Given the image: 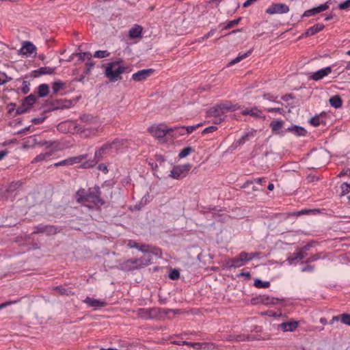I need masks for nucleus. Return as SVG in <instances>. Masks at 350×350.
<instances>
[{"label": "nucleus", "mask_w": 350, "mask_h": 350, "mask_svg": "<svg viewBox=\"0 0 350 350\" xmlns=\"http://www.w3.org/2000/svg\"><path fill=\"white\" fill-rule=\"evenodd\" d=\"M101 195L100 187L95 185L89 188L88 191L83 188L79 189L76 192L75 199L77 203L89 208H99L105 204V200Z\"/></svg>", "instance_id": "nucleus-1"}, {"label": "nucleus", "mask_w": 350, "mask_h": 350, "mask_svg": "<svg viewBox=\"0 0 350 350\" xmlns=\"http://www.w3.org/2000/svg\"><path fill=\"white\" fill-rule=\"evenodd\" d=\"M328 160V154L325 150L312 151L308 157V167L319 169L324 166Z\"/></svg>", "instance_id": "nucleus-2"}, {"label": "nucleus", "mask_w": 350, "mask_h": 350, "mask_svg": "<svg viewBox=\"0 0 350 350\" xmlns=\"http://www.w3.org/2000/svg\"><path fill=\"white\" fill-rule=\"evenodd\" d=\"M120 61L109 62L105 68V75L111 82L122 79L121 74L126 71V68L119 66Z\"/></svg>", "instance_id": "nucleus-3"}, {"label": "nucleus", "mask_w": 350, "mask_h": 350, "mask_svg": "<svg viewBox=\"0 0 350 350\" xmlns=\"http://www.w3.org/2000/svg\"><path fill=\"white\" fill-rule=\"evenodd\" d=\"M191 168V165L190 163L176 165L174 167L169 176L174 179H182L187 176Z\"/></svg>", "instance_id": "nucleus-4"}, {"label": "nucleus", "mask_w": 350, "mask_h": 350, "mask_svg": "<svg viewBox=\"0 0 350 350\" xmlns=\"http://www.w3.org/2000/svg\"><path fill=\"white\" fill-rule=\"evenodd\" d=\"M36 96L34 94H30L26 96L21 105L16 109V113L17 115H21L26 113L29 109H30L34 103L36 101Z\"/></svg>", "instance_id": "nucleus-5"}, {"label": "nucleus", "mask_w": 350, "mask_h": 350, "mask_svg": "<svg viewBox=\"0 0 350 350\" xmlns=\"http://www.w3.org/2000/svg\"><path fill=\"white\" fill-rule=\"evenodd\" d=\"M148 131L159 139L163 138L167 133H171L170 129H167L164 124L152 126L148 129Z\"/></svg>", "instance_id": "nucleus-6"}, {"label": "nucleus", "mask_w": 350, "mask_h": 350, "mask_svg": "<svg viewBox=\"0 0 350 350\" xmlns=\"http://www.w3.org/2000/svg\"><path fill=\"white\" fill-rule=\"evenodd\" d=\"M159 308H139L137 311V315L145 319H152L159 315Z\"/></svg>", "instance_id": "nucleus-7"}, {"label": "nucleus", "mask_w": 350, "mask_h": 350, "mask_svg": "<svg viewBox=\"0 0 350 350\" xmlns=\"http://www.w3.org/2000/svg\"><path fill=\"white\" fill-rule=\"evenodd\" d=\"M289 8L284 3H273L266 10V13L269 14H285L288 12Z\"/></svg>", "instance_id": "nucleus-8"}, {"label": "nucleus", "mask_w": 350, "mask_h": 350, "mask_svg": "<svg viewBox=\"0 0 350 350\" xmlns=\"http://www.w3.org/2000/svg\"><path fill=\"white\" fill-rule=\"evenodd\" d=\"M36 47L33 43L29 41H26L23 43L21 49L18 50V54L30 56L33 53H36Z\"/></svg>", "instance_id": "nucleus-9"}, {"label": "nucleus", "mask_w": 350, "mask_h": 350, "mask_svg": "<svg viewBox=\"0 0 350 350\" xmlns=\"http://www.w3.org/2000/svg\"><path fill=\"white\" fill-rule=\"evenodd\" d=\"M105 145L109 152H118L126 146V141L121 139H115L111 142L106 143Z\"/></svg>", "instance_id": "nucleus-10"}, {"label": "nucleus", "mask_w": 350, "mask_h": 350, "mask_svg": "<svg viewBox=\"0 0 350 350\" xmlns=\"http://www.w3.org/2000/svg\"><path fill=\"white\" fill-rule=\"evenodd\" d=\"M278 299L271 297L267 295H259L252 299V303L253 304H275L277 303Z\"/></svg>", "instance_id": "nucleus-11"}, {"label": "nucleus", "mask_w": 350, "mask_h": 350, "mask_svg": "<svg viewBox=\"0 0 350 350\" xmlns=\"http://www.w3.org/2000/svg\"><path fill=\"white\" fill-rule=\"evenodd\" d=\"M154 72V69L148 68L139 70L132 75V79L135 81H141L150 77Z\"/></svg>", "instance_id": "nucleus-12"}, {"label": "nucleus", "mask_w": 350, "mask_h": 350, "mask_svg": "<svg viewBox=\"0 0 350 350\" xmlns=\"http://www.w3.org/2000/svg\"><path fill=\"white\" fill-rule=\"evenodd\" d=\"M331 72L332 68L328 66L313 72L310 77V79L314 81H319L323 79L324 77L327 76Z\"/></svg>", "instance_id": "nucleus-13"}, {"label": "nucleus", "mask_w": 350, "mask_h": 350, "mask_svg": "<svg viewBox=\"0 0 350 350\" xmlns=\"http://www.w3.org/2000/svg\"><path fill=\"white\" fill-rule=\"evenodd\" d=\"M83 302L88 304L90 307L94 308V309L101 308L106 306V303L105 301L96 299L90 297H86Z\"/></svg>", "instance_id": "nucleus-14"}, {"label": "nucleus", "mask_w": 350, "mask_h": 350, "mask_svg": "<svg viewBox=\"0 0 350 350\" xmlns=\"http://www.w3.org/2000/svg\"><path fill=\"white\" fill-rule=\"evenodd\" d=\"M329 8V6L325 3L323 5H321L319 6H317L316 8H313L312 9L308 10L304 12L302 16L303 17H308L311 16H314L318 13H320L321 12H323Z\"/></svg>", "instance_id": "nucleus-15"}, {"label": "nucleus", "mask_w": 350, "mask_h": 350, "mask_svg": "<svg viewBox=\"0 0 350 350\" xmlns=\"http://www.w3.org/2000/svg\"><path fill=\"white\" fill-rule=\"evenodd\" d=\"M56 67H41L33 71V76L38 77L43 75H53L55 74Z\"/></svg>", "instance_id": "nucleus-16"}, {"label": "nucleus", "mask_w": 350, "mask_h": 350, "mask_svg": "<svg viewBox=\"0 0 350 350\" xmlns=\"http://www.w3.org/2000/svg\"><path fill=\"white\" fill-rule=\"evenodd\" d=\"M143 28L141 25H135L129 31V37L136 39L142 37Z\"/></svg>", "instance_id": "nucleus-17"}, {"label": "nucleus", "mask_w": 350, "mask_h": 350, "mask_svg": "<svg viewBox=\"0 0 350 350\" xmlns=\"http://www.w3.org/2000/svg\"><path fill=\"white\" fill-rule=\"evenodd\" d=\"M325 27V25L321 23H317L314 26L308 29L304 34L306 37H309L315 35L319 31H322Z\"/></svg>", "instance_id": "nucleus-18"}, {"label": "nucleus", "mask_w": 350, "mask_h": 350, "mask_svg": "<svg viewBox=\"0 0 350 350\" xmlns=\"http://www.w3.org/2000/svg\"><path fill=\"white\" fill-rule=\"evenodd\" d=\"M256 133V130L252 129L244 135H243L239 140L235 142V146H241L249 141L251 137H254Z\"/></svg>", "instance_id": "nucleus-19"}, {"label": "nucleus", "mask_w": 350, "mask_h": 350, "mask_svg": "<svg viewBox=\"0 0 350 350\" xmlns=\"http://www.w3.org/2000/svg\"><path fill=\"white\" fill-rule=\"evenodd\" d=\"M298 323L293 322H284L280 325V327L284 332H293L297 329Z\"/></svg>", "instance_id": "nucleus-20"}, {"label": "nucleus", "mask_w": 350, "mask_h": 350, "mask_svg": "<svg viewBox=\"0 0 350 350\" xmlns=\"http://www.w3.org/2000/svg\"><path fill=\"white\" fill-rule=\"evenodd\" d=\"M79 119L87 124H97L98 123V118L94 116L89 113H84L81 115Z\"/></svg>", "instance_id": "nucleus-21"}, {"label": "nucleus", "mask_w": 350, "mask_h": 350, "mask_svg": "<svg viewBox=\"0 0 350 350\" xmlns=\"http://www.w3.org/2000/svg\"><path fill=\"white\" fill-rule=\"evenodd\" d=\"M286 131L293 133L296 136H304L306 131L304 127L299 126H293L286 129Z\"/></svg>", "instance_id": "nucleus-22"}, {"label": "nucleus", "mask_w": 350, "mask_h": 350, "mask_svg": "<svg viewBox=\"0 0 350 350\" xmlns=\"http://www.w3.org/2000/svg\"><path fill=\"white\" fill-rule=\"evenodd\" d=\"M339 320H340L342 323L350 325L349 314H342L340 316H334L332 317L330 323L333 324L335 321H338Z\"/></svg>", "instance_id": "nucleus-23"}, {"label": "nucleus", "mask_w": 350, "mask_h": 350, "mask_svg": "<svg viewBox=\"0 0 350 350\" xmlns=\"http://www.w3.org/2000/svg\"><path fill=\"white\" fill-rule=\"evenodd\" d=\"M202 124H203L202 123H199V124H198L196 125H194V126H175V127H173V128H170V131L182 130V131H185L186 133L189 134V133H192L193 131H195L197 128L202 126Z\"/></svg>", "instance_id": "nucleus-24"}, {"label": "nucleus", "mask_w": 350, "mask_h": 350, "mask_svg": "<svg viewBox=\"0 0 350 350\" xmlns=\"http://www.w3.org/2000/svg\"><path fill=\"white\" fill-rule=\"evenodd\" d=\"M224 113L223 111L221 110V107L219 105H217L213 107H211L208 110V115L209 116L215 117V118H219L223 116Z\"/></svg>", "instance_id": "nucleus-25"}, {"label": "nucleus", "mask_w": 350, "mask_h": 350, "mask_svg": "<svg viewBox=\"0 0 350 350\" xmlns=\"http://www.w3.org/2000/svg\"><path fill=\"white\" fill-rule=\"evenodd\" d=\"M109 152V151L107 149V146H106L105 144H103L98 150L95 152L96 162L98 163L100 159L103 158L104 155Z\"/></svg>", "instance_id": "nucleus-26"}, {"label": "nucleus", "mask_w": 350, "mask_h": 350, "mask_svg": "<svg viewBox=\"0 0 350 350\" xmlns=\"http://www.w3.org/2000/svg\"><path fill=\"white\" fill-rule=\"evenodd\" d=\"M330 105L336 109L341 107L342 105V100L340 96L336 95L331 97L329 100Z\"/></svg>", "instance_id": "nucleus-27"}, {"label": "nucleus", "mask_w": 350, "mask_h": 350, "mask_svg": "<svg viewBox=\"0 0 350 350\" xmlns=\"http://www.w3.org/2000/svg\"><path fill=\"white\" fill-rule=\"evenodd\" d=\"M219 106L221 107L224 113H225L226 111H234L239 108L238 105H232L229 102L219 104Z\"/></svg>", "instance_id": "nucleus-28"}, {"label": "nucleus", "mask_w": 350, "mask_h": 350, "mask_svg": "<svg viewBox=\"0 0 350 350\" xmlns=\"http://www.w3.org/2000/svg\"><path fill=\"white\" fill-rule=\"evenodd\" d=\"M243 265L244 264L242 262V260H241V258H239V256L237 258H231V259L228 260V261L227 262V265L230 268L240 267L243 266Z\"/></svg>", "instance_id": "nucleus-29"}, {"label": "nucleus", "mask_w": 350, "mask_h": 350, "mask_svg": "<svg viewBox=\"0 0 350 350\" xmlns=\"http://www.w3.org/2000/svg\"><path fill=\"white\" fill-rule=\"evenodd\" d=\"M38 93L40 97H46L49 93V88L47 84L43 83L38 86Z\"/></svg>", "instance_id": "nucleus-30"}, {"label": "nucleus", "mask_w": 350, "mask_h": 350, "mask_svg": "<svg viewBox=\"0 0 350 350\" xmlns=\"http://www.w3.org/2000/svg\"><path fill=\"white\" fill-rule=\"evenodd\" d=\"M304 258V255L302 252L299 251L297 252L294 253L293 255L289 256L286 261L290 264L292 265L293 262L296 260H301Z\"/></svg>", "instance_id": "nucleus-31"}, {"label": "nucleus", "mask_w": 350, "mask_h": 350, "mask_svg": "<svg viewBox=\"0 0 350 350\" xmlns=\"http://www.w3.org/2000/svg\"><path fill=\"white\" fill-rule=\"evenodd\" d=\"M284 122L282 120H274L270 123V127L274 133H278L282 128Z\"/></svg>", "instance_id": "nucleus-32"}, {"label": "nucleus", "mask_w": 350, "mask_h": 350, "mask_svg": "<svg viewBox=\"0 0 350 350\" xmlns=\"http://www.w3.org/2000/svg\"><path fill=\"white\" fill-rule=\"evenodd\" d=\"M252 52V49H250L247 53H245L243 54H239L235 59H232L231 62H229L228 66L234 65L242 59L246 58L248 57Z\"/></svg>", "instance_id": "nucleus-33"}, {"label": "nucleus", "mask_w": 350, "mask_h": 350, "mask_svg": "<svg viewBox=\"0 0 350 350\" xmlns=\"http://www.w3.org/2000/svg\"><path fill=\"white\" fill-rule=\"evenodd\" d=\"M66 87V83L62 81H56L52 85L53 93L56 94L60 90Z\"/></svg>", "instance_id": "nucleus-34"}, {"label": "nucleus", "mask_w": 350, "mask_h": 350, "mask_svg": "<svg viewBox=\"0 0 350 350\" xmlns=\"http://www.w3.org/2000/svg\"><path fill=\"white\" fill-rule=\"evenodd\" d=\"M152 258V257L150 254L139 258V267H140L142 266H147L150 265L151 263Z\"/></svg>", "instance_id": "nucleus-35"}, {"label": "nucleus", "mask_w": 350, "mask_h": 350, "mask_svg": "<svg viewBox=\"0 0 350 350\" xmlns=\"http://www.w3.org/2000/svg\"><path fill=\"white\" fill-rule=\"evenodd\" d=\"M53 291H57L62 295H74V293L70 288H65L62 286L54 287Z\"/></svg>", "instance_id": "nucleus-36"}, {"label": "nucleus", "mask_w": 350, "mask_h": 350, "mask_svg": "<svg viewBox=\"0 0 350 350\" xmlns=\"http://www.w3.org/2000/svg\"><path fill=\"white\" fill-rule=\"evenodd\" d=\"M51 155V152L41 153V154L37 155L33 159V160L31 161V163H37V162H40V161H44L45 159H46V158H48Z\"/></svg>", "instance_id": "nucleus-37"}, {"label": "nucleus", "mask_w": 350, "mask_h": 350, "mask_svg": "<svg viewBox=\"0 0 350 350\" xmlns=\"http://www.w3.org/2000/svg\"><path fill=\"white\" fill-rule=\"evenodd\" d=\"M68 159H69V161H70V165H72L75 163H79L83 160L86 159L87 154H82V155H79L77 157H70Z\"/></svg>", "instance_id": "nucleus-38"}, {"label": "nucleus", "mask_w": 350, "mask_h": 350, "mask_svg": "<svg viewBox=\"0 0 350 350\" xmlns=\"http://www.w3.org/2000/svg\"><path fill=\"white\" fill-rule=\"evenodd\" d=\"M254 285L257 288H268L270 286V282L268 281L262 282L260 279H256Z\"/></svg>", "instance_id": "nucleus-39"}, {"label": "nucleus", "mask_w": 350, "mask_h": 350, "mask_svg": "<svg viewBox=\"0 0 350 350\" xmlns=\"http://www.w3.org/2000/svg\"><path fill=\"white\" fill-rule=\"evenodd\" d=\"M72 55L77 56L79 57V59L82 61H83L85 59V58L90 59L92 57L91 53H90V52L73 53Z\"/></svg>", "instance_id": "nucleus-40"}, {"label": "nucleus", "mask_w": 350, "mask_h": 350, "mask_svg": "<svg viewBox=\"0 0 350 350\" xmlns=\"http://www.w3.org/2000/svg\"><path fill=\"white\" fill-rule=\"evenodd\" d=\"M109 55H110V53L109 51H107V50L96 51L94 54V57L96 58H104V57H107Z\"/></svg>", "instance_id": "nucleus-41"}, {"label": "nucleus", "mask_w": 350, "mask_h": 350, "mask_svg": "<svg viewBox=\"0 0 350 350\" xmlns=\"http://www.w3.org/2000/svg\"><path fill=\"white\" fill-rule=\"evenodd\" d=\"M250 116L255 118L262 117V111L257 107H254L250 109Z\"/></svg>", "instance_id": "nucleus-42"}, {"label": "nucleus", "mask_w": 350, "mask_h": 350, "mask_svg": "<svg viewBox=\"0 0 350 350\" xmlns=\"http://www.w3.org/2000/svg\"><path fill=\"white\" fill-rule=\"evenodd\" d=\"M241 18H237L235 20H232V21H229L226 25L223 28V29H230L233 27H234L235 25H238L239 23L241 21Z\"/></svg>", "instance_id": "nucleus-43"}, {"label": "nucleus", "mask_w": 350, "mask_h": 350, "mask_svg": "<svg viewBox=\"0 0 350 350\" xmlns=\"http://www.w3.org/2000/svg\"><path fill=\"white\" fill-rule=\"evenodd\" d=\"M192 151L193 149L191 147H186L179 152L178 157L179 158H184L189 155Z\"/></svg>", "instance_id": "nucleus-44"}, {"label": "nucleus", "mask_w": 350, "mask_h": 350, "mask_svg": "<svg viewBox=\"0 0 350 350\" xmlns=\"http://www.w3.org/2000/svg\"><path fill=\"white\" fill-rule=\"evenodd\" d=\"M127 264H131L133 265V268H138L139 267V260L137 258H133L131 259H129L127 261H126L122 265H127Z\"/></svg>", "instance_id": "nucleus-45"}, {"label": "nucleus", "mask_w": 350, "mask_h": 350, "mask_svg": "<svg viewBox=\"0 0 350 350\" xmlns=\"http://www.w3.org/2000/svg\"><path fill=\"white\" fill-rule=\"evenodd\" d=\"M239 258H241L243 264L251 260V258H250L249 254L247 253L246 252H241L239 254Z\"/></svg>", "instance_id": "nucleus-46"}, {"label": "nucleus", "mask_w": 350, "mask_h": 350, "mask_svg": "<svg viewBox=\"0 0 350 350\" xmlns=\"http://www.w3.org/2000/svg\"><path fill=\"white\" fill-rule=\"evenodd\" d=\"M21 185L18 183H12L6 189V192H13L16 191Z\"/></svg>", "instance_id": "nucleus-47"}, {"label": "nucleus", "mask_w": 350, "mask_h": 350, "mask_svg": "<svg viewBox=\"0 0 350 350\" xmlns=\"http://www.w3.org/2000/svg\"><path fill=\"white\" fill-rule=\"evenodd\" d=\"M267 112L272 113V112H276L280 114L283 115L284 113V110L282 107H270L267 108Z\"/></svg>", "instance_id": "nucleus-48"}, {"label": "nucleus", "mask_w": 350, "mask_h": 350, "mask_svg": "<svg viewBox=\"0 0 350 350\" xmlns=\"http://www.w3.org/2000/svg\"><path fill=\"white\" fill-rule=\"evenodd\" d=\"M310 123L314 126H318L322 123V121L319 116H315L310 119Z\"/></svg>", "instance_id": "nucleus-49"}, {"label": "nucleus", "mask_w": 350, "mask_h": 350, "mask_svg": "<svg viewBox=\"0 0 350 350\" xmlns=\"http://www.w3.org/2000/svg\"><path fill=\"white\" fill-rule=\"evenodd\" d=\"M180 277V273L176 269H173L170 271L169 274V278L172 280H177Z\"/></svg>", "instance_id": "nucleus-50"}, {"label": "nucleus", "mask_w": 350, "mask_h": 350, "mask_svg": "<svg viewBox=\"0 0 350 350\" xmlns=\"http://www.w3.org/2000/svg\"><path fill=\"white\" fill-rule=\"evenodd\" d=\"M342 194L345 195L350 191V184L343 183L341 185Z\"/></svg>", "instance_id": "nucleus-51"}, {"label": "nucleus", "mask_w": 350, "mask_h": 350, "mask_svg": "<svg viewBox=\"0 0 350 350\" xmlns=\"http://www.w3.org/2000/svg\"><path fill=\"white\" fill-rule=\"evenodd\" d=\"M30 91L29 88V83L27 81H23V87H22V92L25 94H27Z\"/></svg>", "instance_id": "nucleus-52"}, {"label": "nucleus", "mask_w": 350, "mask_h": 350, "mask_svg": "<svg viewBox=\"0 0 350 350\" xmlns=\"http://www.w3.org/2000/svg\"><path fill=\"white\" fill-rule=\"evenodd\" d=\"M216 29H211L209 32H208L206 34H205L204 36L201 37L200 38L198 39V42H202V40H204L207 38H208L210 36H213L215 32Z\"/></svg>", "instance_id": "nucleus-53"}, {"label": "nucleus", "mask_w": 350, "mask_h": 350, "mask_svg": "<svg viewBox=\"0 0 350 350\" xmlns=\"http://www.w3.org/2000/svg\"><path fill=\"white\" fill-rule=\"evenodd\" d=\"M310 212H311V210L304 209V210H301V211H297V212H293V213H289V215L300 216V215H304V214H307V213H308Z\"/></svg>", "instance_id": "nucleus-54"}, {"label": "nucleus", "mask_w": 350, "mask_h": 350, "mask_svg": "<svg viewBox=\"0 0 350 350\" xmlns=\"http://www.w3.org/2000/svg\"><path fill=\"white\" fill-rule=\"evenodd\" d=\"M217 126H211L205 128L202 131V134H206V133H213V132L217 131Z\"/></svg>", "instance_id": "nucleus-55"}, {"label": "nucleus", "mask_w": 350, "mask_h": 350, "mask_svg": "<svg viewBox=\"0 0 350 350\" xmlns=\"http://www.w3.org/2000/svg\"><path fill=\"white\" fill-rule=\"evenodd\" d=\"M319 258H320V254H315L311 256L310 258H308L306 260L305 262L308 264V263H310V262H314L315 260H317Z\"/></svg>", "instance_id": "nucleus-56"}, {"label": "nucleus", "mask_w": 350, "mask_h": 350, "mask_svg": "<svg viewBox=\"0 0 350 350\" xmlns=\"http://www.w3.org/2000/svg\"><path fill=\"white\" fill-rule=\"evenodd\" d=\"M64 165H70V161H69V159L61 161L58 163H55L54 164V166L59 167V166H64Z\"/></svg>", "instance_id": "nucleus-57"}, {"label": "nucleus", "mask_w": 350, "mask_h": 350, "mask_svg": "<svg viewBox=\"0 0 350 350\" xmlns=\"http://www.w3.org/2000/svg\"><path fill=\"white\" fill-rule=\"evenodd\" d=\"M45 118H46L45 116H41V117H38V118H33L31 120V122L34 124H38L42 123L44 121Z\"/></svg>", "instance_id": "nucleus-58"}, {"label": "nucleus", "mask_w": 350, "mask_h": 350, "mask_svg": "<svg viewBox=\"0 0 350 350\" xmlns=\"http://www.w3.org/2000/svg\"><path fill=\"white\" fill-rule=\"evenodd\" d=\"M182 345L190 346L192 347H196L197 346H198V347L202 346L203 344L200 343V342H187V341H183Z\"/></svg>", "instance_id": "nucleus-59"}, {"label": "nucleus", "mask_w": 350, "mask_h": 350, "mask_svg": "<svg viewBox=\"0 0 350 350\" xmlns=\"http://www.w3.org/2000/svg\"><path fill=\"white\" fill-rule=\"evenodd\" d=\"M350 7V0H346L345 2L339 4L338 8L340 10H345Z\"/></svg>", "instance_id": "nucleus-60"}, {"label": "nucleus", "mask_w": 350, "mask_h": 350, "mask_svg": "<svg viewBox=\"0 0 350 350\" xmlns=\"http://www.w3.org/2000/svg\"><path fill=\"white\" fill-rule=\"evenodd\" d=\"M94 64L93 62L86 63V64H85L86 68L85 69L84 72L86 75H88L90 72L91 69L94 67Z\"/></svg>", "instance_id": "nucleus-61"}, {"label": "nucleus", "mask_w": 350, "mask_h": 350, "mask_svg": "<svg viewBox=\"0 0 350 350\" xmlns=\"http://www.w3.org/2000/svg\"><path fill=\"white\" fill-rule=\"evenodd\" d=\"M46 228V226L39 225L35 228L36 229V230L34 231L33 233L45 232Z\"/></svg>", "instance_id": "nucleus-62"}, {"label": "nucleus", "mask_w": 350, "mask_h": 350, "mask_svg": "<svg viewBox=\"0 0 350 350\" xmlns=\"http://www.w3.org/2000/svg\"><path fill=\"white\" fill-rule=\"evenodd\" d=\"M3 78L0 77V85L5 84L8 81L12 80L11 77H8L5 73L2 74Z\"/></svg>", "instance_id": "nucleus-63"}, {"label": "nucleus", "mask_w": 350, "mask_h": 350, "mask_svg": "<svg viewBox=\"0 0 350 350\" xmlns=\"http://www.w3.org/2000/svg\"><path fill=\"white\" fill-rule=\"evenodd\" d=\"M137 250L144 253H148L150 252L149 246L146 245H139Z\"/></svg>", "instance_id": "nucleus-64"}]
</instances>
